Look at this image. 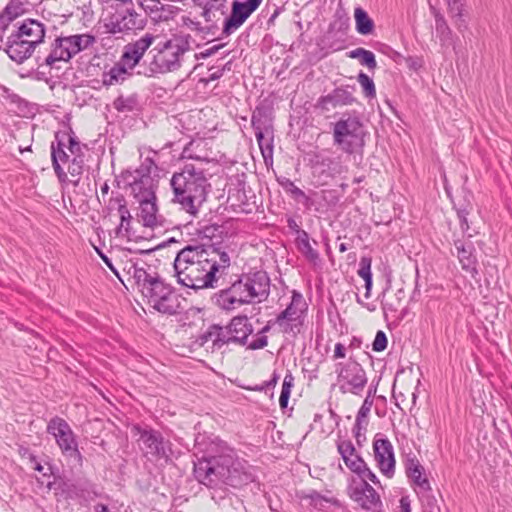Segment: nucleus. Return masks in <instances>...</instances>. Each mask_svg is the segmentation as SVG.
<instances>
[{
  "mask_svg": "<svg viewBox=\"0 0 512 512\" xmlns=\"http://www.w3.org/2000/svg\"><path fill=\"white\" fill-rule=\"evenodd\" d=\"M230 263V256L214 245H187L174 260L175 276L179 284L194 290L212 288L216 274L225 273Z\"/></svg>",
  "mask_w": 512,
  "mask_h": 512,
  "instance_id": "obj_1",
  "label": "nucleus"
},
{
  "mask_svg": "<svg viewBox=\"0 0 512 512\" xmlns=\"http://www.w3.org/2000/svg\"><path fill=\"white\" fill-rule=\"evenodd\" d=\"M194 476L208 488L220 490L227 486L238 488L253 481L252 474L230 448L219 455L199 459L194 464Z\"/></svg>",
  "mask_w": 512,
  "mask_h": 512,
  "instance_id": "obj_2",
  "label": "nucleus"
},
{
  "mask_svg": "<svg viewBox=\"0 0 512 512\" xmlns=\"http://www.w3.org/2000/svg\"><path fill=\"white\" fill-rule=\"evenodd\" d=\"M174 200L192 216H196L206 199L207 178L203 170L193 164H185L181 172L175 173L170 181Z\"/></svg>",
  "mask_w": 512,
  "mask_h": 512,
  "instance_id": "obj_3",
  "label": "nucleus"
},
{
  "mask_svg": "<svg viewBox=\"0 0 512 512\" xmlns=\"http://www.w3.org/2000/svg\"><path fill=\"white\" fill-rule=\"evenodd\" d=\"M45 34V24L39 20L28 18L21 23H15L11 33L7 36V55L11 60L19 64L23 63L44 41Z\"/></svg>",
  "mask_w": 512,
  "mask_h": 512,
  "instance_id": "obj_4",
  "label": "nucleus"
},
{
  "mask_svg": "<svg viewBox=\"0 0 512 512\" xmlns=\"http://www.w3.org/2000/svg\"><path fill=\"white\" fill-rule=\"evenodd\" d=\"M138 280H143L141 292L147 303L162 314L174 315L181 311V297L173 289L166 285L163 281L156 277H152L145 271H138Z\"/></svg>",
  "mask_w": 512,
  "mask_h": 512,
  "instance_id": "obj_5",
  "label": "nucleus"
},
{
  "mask_svg": "<svg viewBox=\"0 0 512 512\" xmlns=\"http://www.w3.org/2000/svg\"><path fill=\"white\" fill-rule=\"evenodd\" d=\"M369 135L363 122L356 115L343 114L333 125V142L344 153H362Z\"/></svg>",
  "mask_w": 512,
  "mask_h": 512,
  "instance_id": "obj_6",
  "label": "nucleus"
},
{
  "mask_svg": "<svg viewBox=\"0 0 512 512\" xmlns=\"http://www.w3.org/2000/svg\"><path fill=\"white\" fill-rule=\"evenodd\" d=\"M191 50L190 36H175L153 49L155 52L150 63L154 73L165 74L175 72L182 66L185 53Z\"/></svg>",
  "mask_w": 512,
  "mask_h": 512,
  "instance_id": "obj_7",
  "label": "nucleus"
},
{
  "mask_svg": "<svg viewBox=\"0 0 512 512\" xmlns=\"http://www.w3.org/2000/svg\"><path fill=\"white\" fill-rule=\"evenodd\" d=\"M47 432L51 434L62 454L76 461L78 464L82 461L81 453L78 449L76 436L66 420L60 417H53L47 425Z\"/></svg>",
  "mask_w": 512,
  "mask_h": 512,
  "instance_id": "obj_8",
  "label": "nucleus"
},
{
  "mask_svg": "<svg viewBox=\"0 0 512 512\" xmlns=\"http://www.w3.org/2000/svg\"><path fill=\"white\" fill-rule=\"evenodd\" d=\"M337 384L339 390L343 393H351L360 396L367 385L368 379L362 366L355 362L349 361L345 364L336 365Z\"/></svg>",
  "mask_w": 512,
  "mask_h": 512,
  "instance_id": "obj_9",
  "label": "nucleus"
},
{
  "mask_svg": "<svg viewBox=\"0 0 512 512\" xmlns=\"http://www.w3.org/2000/svg\"><path fill=\"white\" fill-rule=\"evenodd\" d=\"M146 25V18L138 13L133 7H126L116 10L105 27L109 33H127L141 30Z\"/></svg>",
  "mask_w": 512,
  "mask_h": 512,
  "instance_id": "obj_10",
  "label": "nucleus"
},
{
  "mask_svg": "<svg viewBox=\"0 0 512 512\" xmlns=\"http://www.w3.org/2000/svg\"><path fill=\"white\" fill-rule=\"evenodd\" d=\"M306 309V304L300 293L293 292L290 304L274 320L281 332L295 333L299 331L301 317Z\"/></svg>",
  "mask_w": 512,
  "mask_h": 512,
  "instance_id": "obj_11",
  "label": "nucleus"
},
{
  "mask_svg": "<svg viewBox=\"0 0 512 512\" xmlns=\"http://www.w3.org/2000/svg\"><path fill=\"white\" fill-rule=\"evenodd\" d=\"M238 282L245 289L244 292L250 304L260 303L269 295L270 279L263 271L242 275Z\"/></svg>",
  "mask_w": 512,
  "mask_h": 512,
  "instance_id": "obj_12",
  "label": "nucleus"
},
{
  "mask_svg": "<svg viewBox=\"0 0 512 512\" xmlns=\"http://www.w3.org/2000/svg\"><path fill=\"white\" fill-rule=\"evenodd\" d=\"M374 459L377 467L383 475L392 478L395 473L394 448L390 440L381 434H377L373 441Z\"/></svg>",
  "mask_w": 512,
  "mask_h": 512,
  "instance_id": "obj_13",
  "label": "nucleus"
},
{
  "mask_svg": "<svg viewBox=\"0 0 512 512\" xmlns=\"http://www.w3.org/2000/svg\"><path fill=\"white\" fill-rule=\"evenodd\" d=\"M262 0L233 1L231 14L225 19L222 33L225 36L238 30L247 18L260 6Z\"/></svg>",
  "mask_w": 512,
  "mask_h": 512,
  "instance_id": "obj_14",
  "label": "nucleus"
},
{
  "mask_svg": "<svg viewBox=\"0 0 512 512\" xmlns=\"http://www.w3.org/2000/svg\"><path fill=\"white\" fill-rule=\"evenodd\" d=\"M349 496L365 510L377 512L382 507L380 495L366 481H354L349 487Z\"/></svg>",
  "mask_w": 512,
  "mask_h": 512,
  "instance_id": "obj_15",
  "label": "nucleus"
},
{
  "mask_svg": "<svg viewBox=\"0 0 512 512\" xmlns=\"http://www.w3.org/2000/svg\"><path fill=\"white\" fill-rule=\"evenodd\" d=\"M131 193L137 202L142 200H156V181L151 177L149 167L142 165L133 175L130 182Z\"/></svg>",
  "mask_w": 512,
  "mask_h": 512,
  "instance_id": "obj_16",
  "label": "nucleus"
},
{
  "mask_svg": "<svg viewBox=\"0 0 512 512\" xmlns=\"http://www.w3.org/2000/svg\"><path fill=\"white\" fill-rule=\"evenodd\" d=\"M244 290L237 280L230 287L216 293L213 301L222 310H235L242 305L250 304Z\"/></svg>",
  "mask_w": 512,
  "mask_h": 512,
  "instance_id": "obj_17",
  "label": "nucleus"
},
{
  "mask_svg": "<svg viewBox=\"0 0 512 512\" xmlns=\"http://www.w3.org/2000/svg\"><path fill=\"white\" fill-rule=\"evenodd\" d=\"M139 445L145 455L153 457H167V445L160 432L155 430L138 429Z\"/></svg>",
  "mask_w": 512,
  "mask_h": 512,
  "instance_id": "obj_18",
  "label": "nucleus"
},
{
  "mask_svg": "<svg viewBox=\"0 0 512 512\" xmlns=\"http://www.w3.org/2000/svg\"><path fill=\"white\" fill-rule=\"evenodd\" d=\"M229 326L226 328L213 325L209 327V329L204 332L198 338V343L200 346H204L206 350H211L212 352L221 349L224 345L234 342L232 335L230 334Z\"/></svg>",
  "mask_w": 512,
  "mask_h": 512,
  "instance_id": "obj_19",
  "label": "nucleus"
},
{
  "mask_svg": "<svg viewBox=\"0 0 512 512\" xmlns=\"http://www.w3.org/2000/svg\"><path fill=\"white\" fill-rule=\"evenodd\" d=\"M154 40L155 37L147 33L134 43L126 45L121 56L123 63L127 64L128 68L133 69L142 59Z\"/></svg>",
  "mask_w": 512,
  "mask_h": 512,
  "instance_id": "obj_20",
  "label": "nucleus"
},
{
  "mask_svg": "<svg viewBox=\"0 0 512 512\" xmlns=\"http://www.w3.org/2000/svg\"><path fill=\"white\" fill-rule=\"evenodd\" d=\"M72 46L69 36L57 37L51 45L50 53L44 60L45 65L53 67L56 62L69 61L74 56Z\"/></svg>",
  "mask_w": 512,
  "mask_h": 512,
  "instance_id": "obj_21",
  "label": "nucleus"
},
{
  "mask_svg": "<svg viewBox=\"0 0 512 512\" xmlns=\"http://www.w3.org/2000/svg\"><path fill=\"white\" fill-rule=\"evenodd\" d=\"M107 210L110 213L116 211L120 217V225L116 229V235L126 236L129 232V225L132 216L127 208L124 196L117 194L116 196L111 197L107 204Z\"/></svg>",
  "mask_w": 512,
  "mask_h": 512,
  "instance_id": "obj_22",
  "label": "nucleus"
},
{
  "mask_svg": "<svg viewBox=\"0 0 512 512\" xmlns=\"http://www.w3.org/2000/svg\"><path fill=\"white\" fill-rule=\"evenodd\" d=\"M337 450L348 469L355 474L361 472V469L364 468L366 463L362 457L356 453V449L350 440L338 441Z\"/></svg>",
  "mask_w": 512,
  "mask_h": 512,
  "instance_id": "obj_23",
  "label": "nucleus"
},
{
  "mask_svg": "<svg viewBox=\"0 0 512 512\" xmlns=\"http://www.w3.org/2000/svg\"><path fill=\"white\" fill-rule=\"evenodd\" d=\"M354 97L348 89L336 88L330 94L323 96L319 100V106L326 111L335 109L340 106L351 105Z\"/></svg>",
  "mask_w": 512,
  "mask_h": 512,
  "instance_id": "obj_24",
  "label": "nucleus"
},
{
  "mask_svg": "<svg viewBox=\"0 0 512 512\" xmlns=\"http://www.w3.org/2000/svg\"><path fill=\"white\" fill-rule=\"evenodd\" d=\"M454 246L462 269L475 278L478 271L476 268L477 260L474 255V248L472 244H465L461 240H457L455 241Z\"/></svg>",
  "mask_w": 512,
  "mask_h": 512,
  "instance_id": "obj_25",
  "label": "nucleus"
},
{
  "mask_svg": "<svg viewBox=\"0 0 512 512\" xmlns=\"http://www.w3.org/2000/svg\"><path fill=\"white\" fill-rule=\"evenodd\" d=\"M228 326L235 343L246 345L249 335L253 332L248 318L246 316L234 317Z\"/></svg>",
  "mask_w": 512,
  "mask_h": 512,
  "instance_id": "obj_26",
  "label": "nucleus"
},
{
  "mask_svg": "<svg viewBox=\"0 0 512 512\" xmlns=\"http://www.w3.org/2000/svg\"><path fill=\"white\" fill-rule=\"evenodd\" d=\"M132 69L128 68L120 59L113 67L102 74V83L104 86H113L122 84L132 75Z\"/></svg>",
  "mask_w": 512,
  "mask_h": 512,
  "instance_id": "obj_27",
  "label": "nucleus"
},
{
  "mask_svg": "<svg viewBox=\"0 0 512 512\" xmlns=\"http://www.w3.org/2000/svg\"><path fill=\"white\" fill-rule=\"evenodd\" d=\"M424 469L422 465L416 459H408L406 464V473L407 476L413 481L416 487L422 491L426 492L431 489L430 483L427 477L423 473Z\"/></svg>",
  "mask_w": 512,
  "mask_h": 512,
  "instance_id": "obj_28",
  "label": "nucleus"
},
{
  "mask_svg": "<svg viewBox=\"0 0 512 512\" xmlns=\"http://www.w3.org/2000/svg\"><path fill=\"white\" fill-rule=\"evenodd\" d=\"M139 203V218L146 227L154 228L159 224L156 200H142Z\"/></svg>",
  "mask_w": 512,
  "mask_h": 512,
  "instance_id": "obj_29",
  "label": "nucleus"
},
{
  "mask_svg": "<svg viewBox=\"0 0 512 512\" xmlns=\"http://www.w3.org/2000/svg\"><path fill=\"white\" fill-rule=\"evenodd\" d=\"M251 124L255 131V137L261 150H263L264 133L271 134V125L261 110L253 113Z\"/></svg>",
  "mask_w": 512,
  "mask_h": 512,
  "instance_id": "obj_30",
  "label": "nucleus"
},
{
  "mask_svg": "<svg viewBox=\"0 0 512 512\" xmlns=\"http://www.w3.org/2000/svg\"><path fill=\"white\" fill-rule=\"evenodd\" d=\"M296 245L298 250L305 256V258L311 262L316 264L319 260L318 252L312 247L309 239V235L306 231H302L299 233V236L296 238Z\"/></svg>",
  "mask_w": 512,
  "mask_h": 512,
  "instance_id": "obj_31",
  "label": "nucleus"
},
{
  "mask_svg": "<svg viewBox=\"0 0 512 512\" xmlns=\"http://www.w3.org/2000/svg\"><path fill=\"white\" fill-rule=\"evenodd\" d=\"M354 17L356 23V30L359 34L368 35L372 33L374 23L365 10H363L360 7L355 8Z\"/></svg>",
  "mask_w": 512,
  "mask_h": 512,
  "instance_id": "obj_32",
  "label": "nucleus"
},
{
  "mask_svg": "<svg viewBox=\"0 0 512 512\" xmlns=\"http://www.w3.org/2000/svg\"><path fill=\"white\" fill-rule=\"evenodd\" d=\"M69 39L73 48V55L75 56L81 51L92 47L96 43V37L89 33L70 35Z\"/></svg>",
  "mask_w": 512,
  "mask_h": 512,
  "instance_id": "obj_33",
  "label": "nucleus"
},
{
  "mask_svg": "<svg viewBox=\"0 0 512 512\" xmlns=\"http://www.w3.org/2000/svg\"><path fill=\"white\" fill-rule=\"evenodd\" d=\"M371 263L372 260L370 257H362L359 262L358 275L365 281L366 298L370 297V291L372 288Z\"/></svg>",
  "mask_w": 512,
  "mask_h": 512,
  "instance_id": "obj_34",
  "label": "nucleus"
},
{
  "mask_svg": "<svg viewBox=\"0 0 512 512\" xmlns=\"http://www.w3.org/2000/svg\"><path fill=\"white\" fill-rule=\"evenodd\" d=\"M322 165L326 167L331 176L341 175L348 171V167L343 163L341 156L327 157L322 160Z\"/></svg>",
  "mask_w": 512,
  "mask_h": 512,
  "instance_id": "obj_35",
  "label": "nucleus"
},
{
  "mask_svg": "<svg viewBox=\"0 0 512 512\" xmlns=\"http://www.w3.org/2000/svg\"><path fill=\"white\" fill-rule=\"evenodd\" d=\"M217 4L214 3H206L204 6V10L202 12V16L205 18L206 22H214L218 20L217 15H223L224 11V0H217Z\"/></svg>",
  "mask_w": 512,
  "mask_h": 512,
  "instance_id": "obj_36",
  "label": "nucleus"
},
{
  "mask_svg": "<svg viewBox=\"0 0 512 512\" xmlns=\"http://www.w3.org/2000/svg\"><path fill=\"white\" fill-rule=\"evenodd\" d=\"M146 12L157 13L159 10H169L170 13L177 11V7L173 5H164L160 0H136Z\"/></svg>",
  "mask_w": 512,
  "mask_h": 512,
  "instance_id": "obj_37",
  "label": "nucleus"
},
{
  "mask_svg": "<svg viewBox=\"0 0 512 512\" xmlns=\"http://www.w3.org/2000/svg\"><path fill=\"white\" fill-rule=\"evenodd\" d=\"M22 13V9L17 5H7L3 13L0 14V23L10 30L13 22Z\"/></svg>",
  "mask_w": 512,
  "mask_h": 512,
  "instance_id": "obj_38",
  "label": "nucleus"
},
{
  "mask_svg": "<svg viewBox=\"0 0 512 512\" xmlns=\"http://www.w3.org/2000/svg\"><path fill=\"white\" fill-rule=\"evenodd\" d=\"M435 27L441 41L444 43L447 42L450 39L452 32L444 17L438 12L435 13Z\"/></svg>",
  "mask_w": 512,
  "mask_h": 512,
  "instance_id": "obj_39",
  "label": "nucleus"
},
{
  "mask_svg": "<svg viewBox=\"0 0 512 512\" xmlns=\"http://www.w3.org/2000/svg\"><path fill=\"white\" fill-rule=\"evenodd\" d=\"M294 378L291 374H287L284 378L282 384V390L279 398V403L281 408H286L288 404V400L291 393V388L293 386Z\"/></svg>",
  "mask_w": 512,
  "mask_h": 512,
  "instance_id": "obj_40",
  "label": "nucleus"
},
{
  "mask_svg": "<svg viewBox=\"0 0 512 512\" xmlns=\"http://www.w3.org/2000/svg\"><path fill=\"white\" fill-rule=\"evenodd\" d=\"M66 147L65 143L62 140L57 141V145L52 144L51 146V157L52 161L67 162L69 160V155L65 152L64 148Z\"/></svg>",
  "mask_w": 512,
  "mask_h": 512,
  "instance_id": "obj_41",
  "label": "nucleus"
},
{
  "mask_svg": "<svg viewBox=\"0 0 512 512\" xmlns=\"http://www.w3.org/2000/svg\"><path fill=\"white\" fill-rule=\"evenodd\" d=\"M83 159L80 156H75L72 159V162L68 166V173L75 178L74 180H71L75 185L78 183L80 175L83 172Z\"/></svg>",
  "mask_w": 512,
  "mask_h": 512,
  "instance_id": "obj_42",
  "label": "nucleus"
},
{
  "mask_svg": "<svg viewBox=\"0 0 512 512\" xmlns=\"http://www.w3.org/2000/svg\"><path fill=\"white\" fill-rule=\"evenodd\" d=\"M368 423L369 420H362L358 418L355 420L353 434L358 445H362V443L366 440L365 432L367 430Z\"/></svg>",
  "mask_w": 512,
  "mask_h": 512,
  "instance_id": "obj_43",
  "label": "nucleus"
},
{
  "mask_svg": "<svg viewBox=\"0 0 512 512\" xmlns=\"http://www.w3.org/2000/svg\"><path fill=\"white\" fill-rule=\"evenodd\" d=\"M358 82L363 88V91L367 97H375L376 89L373 80L365 73H360L358 75Z\"/></svg>",
  "mask_w": 512,
  "mask_h": 512,
  "instance_id": "obj_44",
  "label": "nucleus"
},
{
  "mask_svg": "<svg viewBox=\"0 0 512 512\" xmlns=\"http://www.w3.org/2000/svg\"><path fill=\"white\" fill-rule=\"evenodd\" d=\"M279 183L283 187V189L286 192L290 193L295 199H307L305 193L300 188H298L290 179L285 178L279 181Z\"/></svg>",
  "mask_w": 512,
  "mask_h": 512,
  "instance_id": "obj_45",
  "label": "nucleus"
},
{
  "mask_svg": "<svg viewBox=\"0 0 512 512\" xmlns=\"http://www.w3.org/2000/svg\"><path fill=\"white\" fill-rule=\"evenodd\" d=\"M373 392L372 390L370 389L368 391V394L366 396V398L364 399L358 413H357V416L356 418L358 419H362V420H368V415L371 411V408L373 406Z\"/></svg>",
  "mask_w": 512,
  "mask_h": 512,
  "instance_id": "obj_46",
  "label": "nucleus"
},
{
  "mask_svg": "<svg viewBox=\"0 0 512 512\" xmlns=\"http://www.w3.org/2000/svg\"><path fill=\"white\" fill-rule=\"evenodd\" d=\"M447 5L450 16L455 18L456 21H461L463 0H447Z\"/></svg>",
  "mask_w": 512,
  "mask_h": 512,
  "instance_id": "obj_47",
  "label": "nucleus"
},
{
  "mask_svg": "<svg viewBox=\"0 0 512 512\" xmlns=\"http://www.w3.org/2000/svg\"><path fill=\"white\" fill-rule=\"evenodd\" d=\"M387 346V337L383 331L376 333L375 339L372 344V349L376 352L383 351Z\"/></svg>",
  "mask_w": 512,
  "mask_h": 512,
  "instance_id": "obj_48",
  "label": "nucleus"
},
{
  "mask_svg": "<svg viewBox=\"0 0 512 512\" xmlns=\"http://www.w3.org/2000/svg\"><path fill=\"white\" fill-rule=\"evenodd\" d=\"M268 344V339L265 335L260 333L256 334L251 342H247L248 348L252 350L262 349Z\"/></svg>",
  "mask_w": 512,
  "mask_h": 512,
  "instance_id": "obj_49",
  "label": "nucleus"
},
{
  "mask_svg": "<svg viewBox=\"0 0 512 512\" xmlns=\"http://www.w3.org/2000/svg\"><path fill=\"white\" fill-rule=\"evenodd\" d=\"M357 475L360 477V481H371L375 485H380V481L377 476L369 469L367 464L364 465V468L361 469V472H358Z\"/></svg>",
  "mask_w": 512,
  "mask_h": 512,
  "instance_id": "obj_50",
  "label": "nucleus"
},
{
  "mask_svg": "<svg viewBox=\"0 0 512 512\" xmlns=\"http://www.w3.org/2000/svg\"><path fill=\"white\" fill-rule=\"evenodd\" d=\"M359 60L362 65L367 66L369 69H374L377 66L375 55L369 50L365 49L364 54H362Z\"/></svg>",
  "mask_w": 512,
  "mask_h": 512,
  "instance_id": "obj_51",
  "label": "nucleus"
},
{
  "mask_svg": "<svg viewBox=\"0 0 512 512\" xmlns=\"http://www.w3.org/2000/svg\"><path fill=\"white\" fill-rule=\"evenodd\" d=\"M113 106L119 112L130 111L132 109L131 101L122 96L115 99Z\"/></svg>",
  "mask_w": 512,
  "mask_h": 512,
  "instance_id": "obj_52",
  "label": "nucleus"
},
{
  "mask_svg": "<svg viewBox=\"0 0 512 512\" xmlns=\"http://www.w3.org/2000/svg\"><path fill=\"white\" fill-rule=\"evenodd\" d=\"M31 462L34 463L33 469L42 473V475L44 477L49 476L52 473L50 466H48V467L43 466L40 462H38L36 460L35 457H31Z\"/></svg>",
  "mask_w": 512,
  "mask_h": 512,
  "instance_id": "obj_53",
  "label": "nucleus"
},
{
  "mask_svg": "<svg viewBox=\"0 0 512 512\" xmlns=\"http://www.w3.org/2000/svg\"><path fill=\"white\" fill-rule=\"evenodd\" d=\"M68 142H69V151L72 155L79 156L78 154L81 151L80 143L72 136L68 135Z\"/></svg>",
  "mask_w": 512,
  "mask_h": 512,
  "instance_id": "obj_54",
  "label": "nucleus"
},
{
  "mask_svg": "<svg viewBox=\"0 0 512 512\" xmlns=\"http://www.w3.org/2000/svg\"><path fill=\"white\" fill-rule=\"evenodd\" d=\"M222 47V45H214L204 51H202L201 53L199 54H195V58L196 59H205V58H208L212 55H214L220 48Z\"/></svg>",
  "mask_w": 512,
  "mask_h": 512,
  "instance_id": "obj_55",
  "label": "nucleus"
},
{
  "mask_svg": "<svg viewBox=\"0 0 512 512\" xmlns=\"http://www.w3.org/2000/svg\"><path fill=\"white\" fill-rule=\"evenodd\" d=\"M52 164H53V168H54V171H55V174L57 175V177L59 178L60 181H65L66 178H67V174L65 173V171L63 170V168L61 167L60 163H58L56 160L55 161H52Z\"/></svg>",
  "mask_w": 512,
  "mask_h": 512,
  "instance_id": "obj_56",
  "label": "nucleus"
},
{
  "mask_svg": "<svg viewBox=\"0 0 512 512\" xmlns=\"http://www.w3.org/2000/svg\"><path fill=\"white\" fill-rule=\"evenodd\" d=\"M467 215H468V212L466 210L458 211V218L460 220L461 228L463 231H467L469 229Z\"/></svg>",
  "mask_w": 512,
  "mask_h": 512,
  "instance_id": "obj_57",
  "label": "nucleus"
},
{
  "mask_svg": "<svg viewBox=\"0 0 512 512\" xmlns=\"http://www.w3.org/2000/svg\"><path fill=\"white\" fill-rule=\"evenodd\" d=\"M310 499H311V503L314 505V506H323V502H327V499L324 498L323 496H321L319 493L317 492H313L310 494Z\"/></svg>",
  "mask_w": 512,
  "mask_h": 512,
  "instance_id": "obj_58",
  "label": "nucleus"
},
{
  "mask_svg": "<svg viewBox=\"0 0 512 512\" xmlns=\"http://www.w3.org/2000/svg\"><path fill=\"white\" fill-rule=\"evenodd\" d=\"M345 351H346V348L343 344L341 343H337L335 345V349H334V357L335 358H344L345 357Z\"/></svg>",
  "mask_w": 512,
  "mask_h": 512,
  "instance_id": "obj_59",
  "label": "nucleus"
},
{
  "mask_svg": "<svg viewBox=\"0 0 512 512\" xmlns=\"http://www.w3.org/2000/svg\"><path fill=\"white\" fill-rule=\"evenodd\" d=\"M9 31V29L6 28V26H3L1 23H0V49L4 48V50L6 51V43H7V40L5 41L4 40V36L5 34Z\"/></svg>",
  "mask_w": 512,
  "mask_h": 512,
  "instance_id": "obj_60",
  "label": "nucleus"
},
{
  "mask_svg": "<svg viewBox=\"0 0 512 512\" xmlns=\"http://www.w3.org/2000/svg\"><path fill=\"white\" fill-rule=\"evenodd\" d=\"M400 512H411L410 501L407 497H402L400 499Z\"/></svg>",
  "mask_w": 512,
  "mask_h": 512,
  "instance_id": "obj_61",
  "label": "nucleus"
},
{
  "mask_svg": "<svg viewBox=\"0 0 512 512\" xmlns=\"http://www.w3.org/2000/svg\"><path fill=\"white\" fill-rule=\"evenodd\" d=\"M287 224H288V227L295 231L298 235L300 232H302L303 230H301L297 224V222L293 219V218H289L288 221H287Z\"/></svg>",
  "mask_w": 512,
  "mask_h": 512,
  "instance_id": "obj_62",
  "label": "nucleus"
},
{
  "mask_svg": "<svg viewBox=\"0 0 512 512\" xmlns=\"http://www.w3.org/2000/svg\"><path fill=\"white\" fill-rule=\"evenodd\" d=\"M269 135L270 134L264 133L263 150H261L263 154L265 153V150H269L270 152L272 150L271 140L267 137Z\"/></svg>",
  "mask_w": 512,
  "mask_h": 512,
  "instance_id": "obj_63",
  "label": "nucleus"
},
{
  "mask_svg": "<svg viewBox=\"0 0 512 512\" xmlns=\"http://www.w3.org/2000/svg\"><path fill=\"white\" fill-rule=\"evenodd\" d=\"M364 51L365 49L364 48H356L354 50H352L349 54V56L351 58H358L360 59V57L362 56V54H364Z\"/></svg>",
  "mask_w": 512,
  "mask_h": 512,
  "instance_id": "obj_64",
  "label": "nucleus"
}]
</instances>
